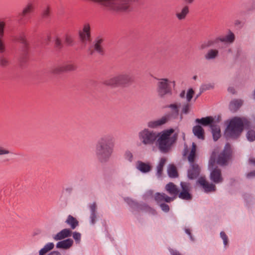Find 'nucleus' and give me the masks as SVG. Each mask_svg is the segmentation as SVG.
<instances>
[{"mask_svg":"<svg viewBox=\"0 0 255 255\" xmlns=\"http://www.w3.org/2000/svg\"><path fill=\"white\" fill-rule=\"evenodd\" d=\"M114 146V138L110 135L102 137L96 145V155L101 162L107 161L111 156Z\"/></svg>","mask_w":255,"mask_h":255,"instance_id":"nucleus-1","label":"nucleus"},{"mask_svg":"<svg viewBox=\"0 0 255 255\" xmlns=\"http://www.w3.org/2000/svg\"><path fill=\"white\" fill-rule=\"evenodd\" d=\"M250 122L246 118L234 117L230 120L225 134L227 137L236 139L240 136L245 128L250 127Z\"/></svg>","mask_w":255,"mask_h":255,"instance_id":"nucleus-2","label":"nucleus"},{"mask_svg":"<svg viewBox=\"0 0 255 255\" xmlns=\"http://www.w3.org/2000/svg\"><path fill=\"white\" fill-rule=\"evenodd\" d=\"M134 81V77L129 73L122 74L106 80L103 84L113 87L126 86L131 84Z\"/></svg>","mask_w":255,"mask_h":255,"instance_id":"nucleus-3","label":"nucleus"},{"mask_svg":"<svg viewBox=\"0 0 255 255\" xmlns=\"http://www.w3.org/2000/svg\"><path fill=\"white\" fill-rule=\"evenodd\" d=\"M177 133H174L172 137L169 138L166 135L161 134L157 138V142L159 150L163 153H168L171 149L172 146L177 139Z\"/></svg>","mask_w":255,"mask_h":255,"instance_id":"nucleus-4","label":"nucleus"},{"mask_svg":"<svg viewBox=\"0 0 255 255\" xmlns=\"http://www.w3.org/2000/svg\"><path fill=\"white\" fill-rule=\"evenodd\" d=\"M165 107L170 108L172 109L173 110L172 114H167L158 120L149 122L148 124V126L149 127L151 128H157L166 123L169 120L171 116L174 115L176 117L179 115L178 107L176 104H170L166 106Z\"/></svg>","mask_w":255,"mask_h":255,"instance_id":"nucleus-5","label":"nucleus"},{"mask_svg":"<svg viewBox=\"0 0 255 255\" xmlns=\"http://www.w3.org/2000/svg\"><path fill=\"white\" fill-rule=\"evenodd\" d=\"M159 133L153 131L144 129L139 133V137L141 142L145 145H152L159 137Z\"/></svg>","mask_w":255,"mask_h":255,"instance_id":"nucleus-6","label":"nucleus"},{"mask_svg":"<svg viewBox=\"0 0 255 255\" xmlns=\"http://www.w3.org/2000/svg\"><path fill=\"white\" fill-rule=\"evenodd\" d=\"M233 151L231 144L227 143L224 150L219 154L217 159V163L220 165L225 166L232 157Z\"/></svg>","mask_w":255,"mask_h":255,"instance_id":"nucleus-7","label":"nucleus"},{"mask_svg":"<svg viewBox=\"0 0 255 255\" xmlns=\"http://www.w3.org/2000/svg\"><path fill=\"white\" fill-rule=\"evenodd\" d=\"M180 186L181 190L177 195L178 197L184 200L191 201L193 198V196L190 192L192 189L191 184L186 182H181Z\"/></svg>","mask_w":255,"mask_h":255,"instance_id":"nucleus-8","label":"nucleus"},{"mask_svg":"<svg viewBox=\"0 0 255 255\" xmlns=\"http://www.w3.org/2000/svg\"><path fill=\"white\" fill-rule=\"evenodd\" d=\"M160 81L157 84V92L160 97L168 94H171V88L170 86V82L168 79L164 78L159 79Z\"/></svg>","mask_w":255,"mask_h":255,"instance_id":"nucleus-9","label":"nucleus"},{"mask_svg":"<svg viewBox=\"0 0 255 255\" xmlns=\"http://www.w3.org/2000/svg\"><path fill=\"white\" fill-rule=\"evenodd\" d=\"M14 41L20 42L23 44V54L20 58V62H25L28 59V43L25 38V35L24 33H21L18 36L15 37L13 39Z\"/></svg>","mask_w":255,"mask_h":255,"instance_id":"nucleus-10","label":"nucleus"},{"mask_svg":"<svg viewBox=\"0 0 255 255\" xmlns=\"http://www.w3.org/2000/svg\"><path fill=\"white\" fill-rule=\"evenodd\" d=\"M76 69V66L75 64L73 63H66L54 67L51 70V72L55 74H60L64 72L74 71Z\"/></svg>","mask_w":255,"mask_h":255,"instance_id":"nucleus-11","label":"nucleus"},{"mask_svg":"<svg viewBox=\"0 0 255 255\" xmlns=\"http://www.w3.org/2000/svg\"><path fill=\"white\" fill-rule=\"evenodd\" d=\"M34 10V6L32 3H29L23 8L21 13L18 15L19 20L22 22H27L29 18L31 13H32Z\"/></svg>","mask_w":255,"mask_h":255,"instance_id":"nucleus-12","label":"nucleus"},{"mask_svg":"<svg viewBox=\"0 0 255 255\" xmlns=\"http://www.w3.org/2000/svg\"><path fill=\"white\" fill-rule=\"evenodd\" d=\"M103 41V38L100 37L97 38L95 40L94 45L90 47L89 49L90 54L92 55L95 51H96L100 54L103 55L104 54V50L102 46Z\"/></svg>","mask_w":255,"mask_h":255,"instance_id":"nucleus-13","label":"nucleus"},{"mask_svg":"<svg viewBox=\"0 0 255 255\" xmlns=\"http://www.w3.org/2000/svg\"><path fill=\"white\" fill-rule=\"evenodd\" d=\"M197 182L206 193L215 192L216 190V186L210 183L204 177H200Z\"/></svg>","mask_w":255,"mask_h":255,"instance_id":"nucleus-14","label":"nucleus"},{"mask_svg":"<svg viewBox=\"0 0 255 255\" xmlns=\"http://www.w3.org/2000/svg\"><path fill=\"white\" fill-rule=\"evenodd\" d=\"M210 177V179L215 183H221L223 181L221 170L217 166L212 169Z\"/></svg>","mask_w":255,"mask_h":255,"instance_id":"nucleus-15","label":"nucleus"},{"mask_svg":"<svg viewBox=\"0 0 255 255\" xmlns=\"http://www.w3.org/2000/svg\"><path fill=\"white\" fill-rule=\"evenodd\" d=\"M190 164V167L188 170V177L190 179H195L199 176L200 173V168L196 163Z\"/></svg>","mask_w":255,"mask_h":255,"instance_id":"nucleus-16","label":"nucleus"},{"mask_svg":"<svg viewBox=\"0 0 255 255\" xmlns=\"http://www.w3.org/2000/svg\"><path fill=\"white\" fill-rule=\"evenodd\" d=\"M127 202L134 211L140 212L141 211L146 210L148 206L145 204H139L131 199H128Z\"/></svg>","mask_w":255,"mask_h":255,"instance_id":"nucleus-17","label":"nucleus"},{"mask_svg":"<svg viewBox=\"0 0 255 255\" xmlns=\"http://www.w3.org/2000/svg\"><path fill=\"white\" fill-rule=\"evenodd\" d=\"M80 36L83 43L91 41L90 26L89 24L84 25L83 31L80 32Z\"/></svg>","mask_w":255,"mask_h":255,"instance_id":"nucleus-18","label":"nucleus"},{"mask_svg":"<svg viewBox=\"0 0 255 255\" xmlns=\"http://www.w3.org/2000/svg\"><path fill=\"white\" fill-rule=\"evenodd\" d=\"M154 199L158 204H160L163 202L170 203L173 201L174 198L168 196L164 193H160L157 192L154 195Z\"/></svg>","mask_w":255,"mask_h":255,"instance_id":"nucleus-19","label":"nucleus"},{"mask_svg":"<svg viewBox=\"0 0 255 255\" xmlns=\"http://www.w3.org/2000/svg\"><path fill=\"white\" fill-rule=\"evenodd\" d=\"M72 234V232L70 229H64L61 230L60 232L57 233L54 239L56 240H61L66 238L71 237Z\"/></svg>","mask_w":255,"mask_h":255,"instance_id":"nucleus-20","label":"nucleus"},{"mask_svg":"<svg viewBox=\"0 0 255 255\" xmlns=\"http://www.w3.org/2000/svg\"><path fill=\"white\" fill-rule=\"evenodd\" d=\"M166 190L169 194L171 195H174V199L177 196L179 193V190L177 186L172 182H169L165 186Z\"/></svg>","mask_w":255,"mask_h":255,"instance_id":"nucleus-21","label":"nucleus"},{"mask_svg":"<svg viewBox=\"0 0 255 255\" xmlns=\"http://www.w3.org/2000/svg\"><path fill=\"white\" fill-rule=\"evenodd\" d=\"M73 241L71 239H68L57 243L56 247L59 249H68L72 246Z\"/></svg>","mask_w":255,"mask_h":255,"instance_id":"nucleus-22","label":"nucleus"},{"mask_svg":"<svg viewBox=\"0 0 255 255\" xmlns=\"http://www.w3.org/2000/svg\"><path fill=\"white\" fill-rule=\"evenodd\" d=\"M137 168L143 173H147L151 170L152 166L149 163L138 161L137 163Z\"/></svg>","mask_w":255,"mask_h":255,"instance_id":"nucleus-23","label":"nucleus"},{"mask_svg":"<svg viewBox=\"0 0 255 255\" xmlns=\"http://www.w3.org/2000/svg\"><path fill=\"white\" fill-rule=\"evenodd\" d=\"M193 132L199 139H205V132L201 126L197 125L193 128Z\"/></svg>","mask_w":255,"mask_h":255,"instance_id":"nucleus-24","label":"nucleus"},{"mask_svg":"<svg viewBox=\"0 0 255 255\" xmlns=\"http://www.w3.org/2000/svg\"><path fill=\"white\" fill-rule=\"evenodd\" d=\"M196 122L204 126L211 125L214 124V119L212 117H207L201 119H197Z\"/></svg>","mask_w":255,"mask_h":255,"instance_id":"nucleus-25","label":"nucleus"},{"mask_svg":"<svg viewBox=\"0 0 255 255\" xmlns=\"http://www.w3.org/2000/svg\"><path fill=\"white\" fill-rule=\"evenodd\" d=\"M211 130L213 134V137L215 141H217L221 137V129L219 126L215 123L211 125Z\"/></svg>","mask_w":255,"mask_h":255,"instance_id":"nucleus-26","label":"nucleus"},{"mask_svg":"<svg viewBox=\"0 0 255 255\" xmlns=\"http://www.w3.org/2000/svg\"><path fill=\"white\" fill-rule=\"evenodd\" d=\"M4 26L5 24L3 22H0V53H2L5 51V45L2 40Z\"/></svg>","mask_w":255,"mask_h":255,"instance_id":"nucleus-27","label":"nucleus"},{"mask_svg":"<svg viewBox=\"0 0 255 255\" xmlns=\"http://www.w3.org/2000/svg\"><path fill=\"white\" fill-rule=\"evenodd\" d=\"M196 144L194 142H193L192 144L191 150L188 156V160L190 163H195L196 157Z\"/></svg>","mask_w":255,"mask_h":255,"instance_id":"nucleus-28","label":"nucleus"},{"mask_svg":"<svg viewBox=\"0 0 255 255\" xmlns=\"http://www.w3.org/2000/svg\"><path fill=\"white\" fill-rule=\"evenodd\" d=\"M189 13V6L185 5L182 8L180 12H176V16L178 20H182L185 19L186 16Z\"/></svg>","mask_w":255,"mask_h":255,"instance_id":"nucleus-29","label":"nucleus"},{"mask_svg":"<svg viewBox=\"0 0 255 255\" xmlns=\"http://www.w3.org/2000/svg\"><path fill=\"white\" fill-rule=\"evenodd\" d=\"M243 104L241 100H235L230 102L229 107L231 111L235 112L238 110Z\"/></svg>","mask_w":255,"mask_h":255,"instance_id":"nucleus-30","label":"nucleus"},{"mask_svg":"<svg viewBox=\"0 0 255 255\" xmlns=\"http://www.w3.org/2000/svg\"><path fill=\"white\" fill-rule=\"evenodd\" d=\"M65 222L69 225L70 226L71 229L73 230L75 229L79 225V222L78 220L70 215L68 216Z\"/></svg>","mask_w":255,"mask_h":255,"instance_id":"nucleus-31","label":"nucleus"},{"mask_svg":"<svg viewBox=\"0 0 255 255\" xmlns=\"http://www.w3.org/2000/svg\"><path fill=\"white\" fill-rule=\"evenodd\" d=\"M219 51L215 49H211L205 55V58L206 60L214 59L218 57Z\"/></svg>","mask_w":255,"mask_h":255,"instance_id":"nucleus-32","label":"nucleus"},{"mask_svg":"<svg viewBox=\"0 0 255 255\" xmlns=\"http://www.w3.org/2000/svg\"><path fill=\"white\" fill-rule=\"evenodd\" d=\"M235 39V37L234 34L230 30L229 31V34L228 35L223 37H219L220 41L228 43L233 42Z\"/></svg>","mask_w":255,"mask_h":255,"instance_id":"nucleus-33","label":"nucleus"},{"mask_svg":"<svg viewBox=\"0 0 255 255\" xmlns=\"http://www.w3.org/2000/svg\"><path fill=\"white\" fill-rule=\"evenodd\" d=\"M166 159L165 158H161L160 160L159 163L157 166V175L158 176H161L162 174L163 167L166 163Z\"/></svg>","mask_w":255,"mask_h":255,"instance_id":"nucleus-34","label":"nucleus"},{"mask_svg":"<svg viewBox=\"0 0 255 255\" xmlns=\"http://www.w3.org/2000/svg\"><path fill=\"white\" fill-rule=\"evenodd\" d=\"M219 37L216 38L214 40H209L207 42H204L201 45V48L202 49H205L207 47H210L214 45L215 44L217 43L219 41Z\"/></svg>","mask_w":255,"mask_h":255,"instance_id":"nucleus-35","label":"nucleus"},{"mask_svg":"<svg viewBox=\"0 0 255 255\" xmlns=\"http://www.w3.org/2000/svg\"><path fill=\"white\" fill-rule=\"evenodd\" d=\"M54 248V244L52 243L47 244L43 248L39 251V255H45L48 252Z\"/></svg>","mask_w":255,"mask_h":255,"instance_id":"nucleus-36","label":"nucleus"},{"mask_svg":"<svg viewBox=\"0 0 255 255\" xmlns=\"http://www.w3.org/2000/svg\"><path fill=\"white\" fill-rule=\"evenodd\" d=\"M169 177L175 178L178 176V172L176 167L174 165H170L168 170Z\"/></svg>","mask_w":255,"mask_h":255,"instance_id":"nucleus-37","label":"nucleus"},{"mask_svg":"<svg viewBox=\"0 0 255 255\" xmlns=\"http://www.w3.org/2000/svg\"><path fill=\"white\" fill-rule=\"evenodd\" d=\"M216 153L215 152H213L210 156V159L209 161V168L213 169L214 168H215L214 166H215V162H216Z\"/></svg>","mask_w":255,"mask_h":255,"instance_id":"nucleus-38","label":"nucleus"},{"mask_svg":"<svg viewBox=\"0 0 255 255\" xmlns=\"http://www.w3.org/2000/svg\"><path fill=\"white\" fill-rule=\"evenodd\" d=\"M247 136L248 139L251 141H253L255 140V131L253 130H249Z\"/></svg>","mask_w":255,"mask_h":255,"instance_id":"nucleus-39","label":"nucleus"},{"mask_svg":"<svg viewBox=\"0 0 255 255\" xmlns=\"http://www.w3.org/2000/svg\"><path fill=\"white\" fill-rule=\"evenodd\" d=\"M9 64V61L8 59L3 56H1L0 57V65L2 67H6Z\"/></svg>","mask_w":255,"mask_h":255,"instance_id":"nucleus-40","label":"nucleus"},{"mask_svg":"<svg viewBox=\"0 0 255 255\" xmlns=\"http://www.w3.org/2000/svg\"><path fill=\"white\" fill-rule=\"evenodd\" d=\"M73 42V39L72 37L68 34H66L65 36V43L67 45H72Z\"/></svg>","mask_w":255,"mask_h":255,"instance_id":"nucleus-41","label":"nucleus"},{"mask_svg":"<svg viewBox=\"0 0 255 255\" xmlns=\"http://www.w3.org/2000/svg\"><path fill=\"white\" fill-rule=\"evenodd\" d=\"M221 238L223 239L224 244L225 246H227L228 245L229 239L228 237L224 231H222L220 233Z\"/></svg>","mask_w":255,"mask_h":255,"instance_id":"nucleus-42","label":"nucleus"},{"mask_svg":"<svg viewBox=\"0 0 255 255\" xmlns=\"http://www.w3.org/2000/svg\"><path fill=\"white\" fill-rule=\"evenodd\" d=\"M55 47L58 49H60L63 47L62 41L59 37H57L55 39Z\"/></svg>","mask_w":255,"mask_h":255,"instance_id":"nucleus-43","label":"nucleus"},{"mask_svg":"<svg viewBox=\"0 0 255 255\" xmlns=\"http://www.w3.org/2000/svg\"><path fill=\"white\" fill-rule=\"evenodd\" d=\"M213 88V86L211 84H204L202 85L200 90H201V93L203 92V91L210 90L211 89Z\"/></svg>","mask_w":255,"mask_h":255,"instance_id":"nucleus-44","label":"nucleus"},{"mask_svg":"<svg viewBox=\"0 0 255 255\" xmlns=\"http://www.w3.org/2000/svg\"><path fill=\"white\" fill-rule=\"evenodd\" d=\"M174 132V130L173 128H170L169 129L166 130L163 132L161 134L162 135H166L167 137L169 138L172 137L171 134Z\"/></svg>","mask_w":255,"mask_h":255,"instance_id":"nucleus-45","label":"nucleus"},{"mask_svg":"<svg viewBox=\"0 0 255 255\" xmlns=\"http://www.w3.org/2000/svg\"><path fill=\"white\" fill-rule=\"evenodd\" d=\"M159 206L163 211H164L165 212H169V211L170 210V208H169V206L167 204H166L164 203H160L159 204Z\"/></svg>","mask_w":255,"mask_h":255,"instance_id":"nucleus-46","label":"nucleus"},{"mask_svg":"<svg viewBox=\"0 0 255 255\" xmlns=\"http://www.w3.org/2000/svg\"><path fill=\"white\" fill-rule=\"evenodd\" d=\"M194 91L192 89H190L187 93V100L188 102H190L192 98Z\"/></svg>","mask_w":255,"mask_h":255,"instance_id":"nucleus-47","label":"nucleus"},{"mask_svg":"<svg viewBox=\"0 0 255 255\" xmlns=\"http://www.w3.org/2000/svg\"><path fill=\"white\" fill-rule=\"evenodd\" d=\"M50 16L49 7H47L42 12V16L43 18H47Z\"/></svg>","mask_w":255,"mask_h":255,"instance_id":"nucleus-48","label":"nucleus"},{"mask_svg":"<svg viewBox=\"0 0 255 255\" xmlns=\"http://www.w3.org/2000/svg\"><path fill=\"white\" fill-rule=\"evenodd\" d=\"M73 237L77 243H79L81 240V234L78 232H74Z\"/></svg>","mask_w":255,"mask_h":255,"instance_id":"nucleus-49","label":"nucleus"},{"mask_svg":"<svg viewBox=\"0 0 255 255\" xmlns=\"http://www.w3.org/2000/svg\"><path fill=\"white\" fill-rule=\"evenodd\" d=\"M10 153V151L6 148L0 146V155L8 154Z\"/></svg>","mask_w":255,"mask_h":255,"instance_id":"nucleus-50","label":"nucleus"},{"mask_svg":"<svg viewBox=\"0 0 255 255\" xmlns=\"http://www.w3.org/2000/svg\"><path fill=\"white\" fill-rule=\"evenodd\" d=\"M91 213H96L97 205L95 202L89 205Z\"/></svg>","mask_w":255,"mask_h":255,"instance_id":"nucleus-51","label":"nucleus"},{"mask_svg":"<svg viewBox=\"0 0 255 255\" xmlns=\"http://www.w3.org/2000/svg\"><path fill=\"white\" fill-rule=\"evenodd\" d=\"M190 105L189 104L185 105L182 110V113L184 114H187L189 111Z\"/></svg>","mask_w":255,"mask_h":255,"instance_id":"nucleus-52","label":"nucleus"},{"mask_svg":"<svg viewBox=\"0 0 255 255\" xmlns=\"http://www.w3.org/2000/svg\"><path fill=\"white\" fill-rule=\"evenodd\" d=\"M125 156H126V159H127L128 160L130 161H132L133 156H132V153L130 152H129V151L126 152V154H125Z\"/></svg>","mask_w":255,"mask_h":255,"instance_id":"nucleus-53","label":"nucleus"},{"mask_svg":"<svg viewBox=\"0 0 255 255\" xmlns=\"http://www.w3.org/2000/svg\"><path fill=\"white\" fill-rule=\"evenodd\" d=\"M96 213H91L90 219L92 224H94L96 223Z\"/></svg>","mask_w":255,"mask_h":255,"instance_id":"nucleus-54","label":"nucleus"},{"mask_svg":"<svg viewBox=\"0 0 255 255\" xmlns=\"http://www.w3.org/2000/svg\"><path fill=\"white\" fill-rule=\"evenodd\" d=\"M169 251L171 255H182L178 251L172 249H169Z\"/></svg>","mask_w":255,"mask_h":255,"instance_id":"nucleus-55","label":"nucleus"},{"mask_svg":"<svg viewBox=\"0 0 255 255\" xmlns=\"http://www.w3.org/2000/svg\"><path fill=\"white\" fill-rule=\"evenodd\" d=\"M254 176H255V170L252 171L248 173L247 174V177L249 178L252 177H254Z\"/></svg>","mask_w":255,"mask_h":255,"instance_id":"nucleus-56","label":"nucleus"},{"mask_svg":"<svg viewBox=\"0 0 255 255\" xmlns=\"http://www.w3.org/2000/svg\"><path fill=\"white\" fill-rule=\"evenodd\" d=\"M228 91L233 94H234L236 93L235 89H234V87H229L228 89Z\"/></svg>","mask_w":255,"mask_h":255,"instance_id":"nucleus-57","label":"nucleus"},{"mask_svg":"<svg viewBox=\"0 0 255 255\" xmlns=\"http://www.w3.org/2000/svg\"><path fill=\"white\" fill-rule=\"evenodd\" d=\"M185 231L190 237L191 239L193 240L191 230L189 229H185Z\"/></svg>","mask_w":255,"mask_h":255,"instance_id":"nucleus-58","label":"nucleus"},{"mask_svg":"<svg viewBox=\"0 0 255 255\" xmlns=\"http://www.w3.org/2000/svg\"><path fill=\"white\" fill-rule=\"evenodd\" d=\"M48 255H61V254L58 252L54 251L50 253Z\"/></svg>","mask_w":255,"mask_h":255,"instance_id":"nucleus-59","label":"nucleus"},{"mask_svg":"<svg viewBox=\"0 0 255 255\" xmlns=\"http://www.w3.org/2000/svg\"><path fill=\"white\" fill-rule=\"evenodd\" d=\"M185 91H183L180 94V96L181 98H184V96H185Z\"/></svg>","mask_w":255,"mask_h":255,"instance_id":"nucleus-60","label":"nucleus"},{"mask_svg":"<svg viewBox=\"0 0 255 255\" xmlns=\"http://www.w3.org/2000/svg\"><path fill=\"white\" fill-rule=\"evenodd\" d=\"M184 1L186 2L191 3L194 1V0H184Z\"/></svg>","mask_w":255,"mask_h":255,"instance_id":"nucleus-61","label":"nucleus"},{"mask_svg":"<svg viewBox=\"0 0 255 255\" xmlns=\"http://www.w3.org/2000/svg\"><path fill=\"white\" fill-rule=\"evenodd\" d=\"M250 162L254 164H255V159H250Z\"/></svg>","mask_w":255,"mask_h":255,"instance_id":"nucleus-62","label":"nucleus"},{"mask_svg":"<svg viewBox=\"0 0 255 255\" xmlns=\"http://www.w3.org/2000/svg\"><path fill=\"white\" fill-rule=\"evenodd\" d=\"M188 152V149L186 148L184 150V155H186L187 154Z\"/></svg>","mask_w":255,"mask_h":255,"instance_id":"nucleus-63","label":"nucleus"},{"mask_svg":"<svg viewBox=\"0 0 255 255\" xmlns=\"http://www.w3.org/2000/svg\"><path fill=\"white\" fill-rule=\"evenodd\" d=\"M240 24V21H239V20H236V22H235V24L236 25H238V24Z\"/></svg>","mask_w":255,"mask_h":255,"instance_id":"nucleus-64","label":"nucleus"}]
</instances>
